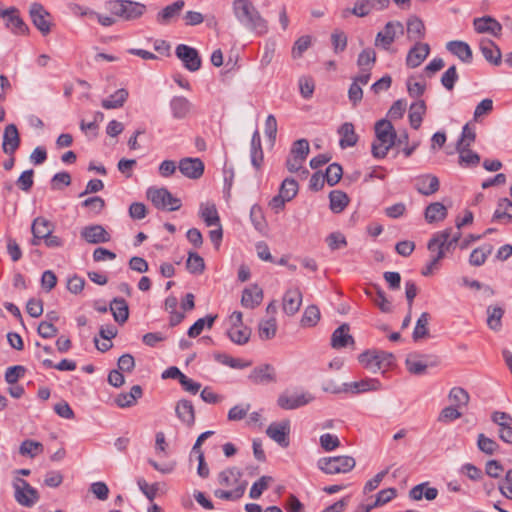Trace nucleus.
<instances>
[{
    "label": "nucleus",
    "instance_id": "25",
    "mask_svg": "<svg viewBox=\"0 0 512 512\" xmlns=\"http://www.w3.org/2000/svg\"><path fill=\"white\" fill-rule=\"evenodd\" d=\"M18 10L14 7L3 10L0 15L3 18L7 17V26L14 32L19 34H25L28 32V26L17 14Z\"/></svg>",
    "mask_w": 512,
    "mask_h": 512
},
{
    "label": "nucleus",
    "instance_id": "14",
    "mask_svg": "<svg viewBox=\"0 0 512 512\" xmlns=\"http://www.w3.org/2000/svg\"><path fill=\"white\" fill-rule=\"evenodd\" d=\"M491 420L499 427V438L508 444H512V416L506 412L494 411Z\"/></svg>",
    "mask_w": 512,
    "mask_h": 512
},
{
    "label": "nucleus",
    "instance_id": "64",
    "mask_svg": "<svg viewBox=\"0 0 512 512\" xmlns=\"http://www.w3.org/2000/svg\"><path fill=\"white\" fill-rule=\"evenodd\" d=\"M319 442L321 448L326 452L337 449L341 444L339 438L336 435L330 433L322 434L320 436Z\"/></svg>",
    "mask_w": 512,
    "mask_h": 512
},
{
    "label": "nucleus",
    "instance_id": "39",
    "mask_svg": "<svg viewBox=\"0 0 512 512\" xmlns=\"http://www.w3.org/2000/svg\"><path fill=\"white\" fill-rule=\"evenodd\" d=\"M129 93L126 89H118L115 93L108 98L103 99L101 105L104 109H117L121 108L127 101Z\"/></svg>",
    "mask_w": 512,
    "mask_h": 512
},
{
    "label": "nucleus",
    "instance_id": "41",
    "mask_svg": "<svg viewBox=\"0 0 512 512\" xmlns=\"http://www.w3.org/2000/svg\"><path fill=\"white\" fill-rule=\"evenodd\" d=\"M407 34L408 38L411 40L420 41L425 37V26L423 21L416 17L412 16L407 20Z\"/></svg>",
    "mask_w": 512,
    "mask_h": 512
},
{
    "label": "nucleus",
    "instance_id": "24",
    "mask_svg": "<svg viewBox=\"0 0 512 512\" xmlns=\"http://www.w3.org/2000/svg\"><path fill=\"white\" fill-rule=\"evenodd\" d=\"M20 145V137L16 125L6 126L3 134L2 149L4 153L13 155Z\"/></svg>",
    "mask_w": 512,
    "mask_h": 512
},
{
    "label": "nucleus",
    "instance_id": "59",
    "mask_svg": "<svg viewBox=\"0 0 512 512\" xmlns=\"http://www.w3.org/2000/svg\"><path fill=\"white\" fill-rule=\"evenodd\" d=\"M477 447L481 452L492 455L498 450L499 445L494 439L480 433L477 438Z\"/></svg>",
    "mask_w": 512,
    "mask_h": 512
},
{
    "label": "nucleus",
    "instance_id": "27",
    "mask_svg": "<svg viewBox=\"0 0 512 512\" xmlns=\"http://www.w3.org/2000/svg\"><path fill=\"white\" fill-rule=\"evenodd\" d=\"M170 108L175 119L186 118L192 108V103L184 96H175L170 101Z\"/></svg>",
    "mask_w": 512,
    "mask_h": 512
},
{
    "label": "nucleus",
    "instance_id": "60",
    "mask_svg": "<svg viewBox=\"0 0 512 512\" xmlns=\"http://www.w3.org/2000/svg\"><path fill=\"white\" fill-rule=\"evenodd\" d=\"M323 175L328 185L334 186L341 180L343 169L338 163H332L326 168L325 174Z\"/></svg>",
    "mask_w": 512,
    "mask_h": 512
},
{
    "label": "nucleus",
    "instance_id": "6",
    "mask_svg": "<svg viewBox=\"0 0 512 512\" xmlns=\"http://www.w3.org/2000/svg\"><path fill=\"white\" fill-rule=\"evenodd\" d=\"M404 34V26L399 21H389L385 24L383 30L377 33L374 45L377 48L389 51L391 45L399 35Z\"/></svg>",
    "mask_w": 512,
    "mask_h": 512
},
{
    "label": "nucleus",
    "instance_id": "63",
    "mask_svg": "<svg viewBox=\"0 0 512 512\" xmlns=\"http://www.w3.org/2000/svg\"><path fill=\"white\" fill-rule=\"evenodd\" d=\"M272 481V477L270 476H262L258 481H256L249 492V496L252 499H258L262 493L268 488L269 483Z\"/></svg>",
    "mask_w": 512,
    "mask_h": 512
},
{
    "label": "nucleus",
    "instance_id": "7",
    "mask_svg": "<svg viewBox=\"0 0 512 512\" xmlns=\"http://www.w3.org/2000/svg\"><path fill=\"white\" fill-rule=\"evenodd\" d=\"M309 152L310 146L307 139H299L295 141L286 160V167L289 172L295 173L300 171Z\"/></svg>",
    "mask_w": 512,
    "mask_h": 512
},
{
    "label": "nucleus",
    "instance_id": "16",
    "mask_svg": "<svg viewBox=\"0 0 512 512\" xmlns=\"http://www.w3.org/2000/svg\"><path fill=\"white\" fill-rule=\"evenodd\" d=\"M178 168L189 179H199L204 173V163L200 158H182Z\"/></svg>",
    "mask_w": 512,
    "mask_h": 512
},
{
    "label": "nucleus",
    "instance_id": "18",
    "mask_svg": "<svg viewBox=\"0 0 512 512\" xmlns=\"http://www.w3.org/2000/svg\"><path fill=\"white\" fill-rule=\"evenodd\" d=\"M371 78V72H361L353 78V82L348 90V98L353 106L361 102L363 98L362 86L368 84Z\"/></svg>",
    "mask_w": 512,
    "mask_h": 512
},
{
    "label": "nucleus",
    "instance_id": "52",
    "mask_svg": "<svg viewBox=\"0 0 512 512\" xmlns=\"http://www.w3.org/2000/svg\"><path fill=\"white\" fill-rule=\"evenodd\" d=\"M277 322L275 317L262 320L259 323L258 333L259 337L263 340L272 339L276 335Z\"/></svg>",
    "mask_w": 512,
    "mask_h": 512
},
{
    "label": "nucleus",
    "instance_id": "10",
    "mask_svg": "<svg viewBox=\"0 0 512 512\" xmlns=\"http://www.w3.org/2000/svg\"><path fill=\"white\" fill-rule=\"evenodd\" d=\"M344 388H330L325 387V391L332 393L351 392L352 394H359L368 391H378L382 388L381 382L377 379L367 378L356 382L345 383Z\"/></svg>",
    "mask_w": 512,
    "mask_h": 512
},
{
    "label": "nucleus",
    "instance_id": "1",
    "mask_svg": "<svg viewBox=\"0 0 512 512\" xmlns=\"http://www.w3.org/2000/svg\"><path fill=\"white\" fill-rule=\"evenodd\" d=\"M104 9L109 15L93 12L98 22L105 27L114 25L118 19L130 21L141 17L146 6L131 0H110L104 3Z\"/></svg>",
    "mask_w": 512,
    "mask_h": 512
},
{
    "label": "nucleus",
    "instance_id": "61",
    "mask_svg": "<svg viewBox=\"0 0 512 512\" xmlns=\"http://www.w3.org/2000/svg\"><path fill=\"white\" fill-rule=\"evenodd\" d=\"M298 192V183L293 178H286L280 187L279 193L285 197L286 200L291 201Z\"/></svg>",
    "mask_w": 512,
    "mask_h": 512
},
{
    "label": "nucleus",
    "instance_id": "56",
    "mask_svg": "<svg viewBox=\"0 0 512 512\" xmlns=\"http://www.w3.org/2000/svg\"><path fill=\"white\" fill-rule=\"evenodd\" d=\"M186 267L192 274H201L205 269L204 259L196 252H189Z\"/></svg>",
    "mask_w": 512,
    "mask_h": 512
},
{
    "label": "nucleus",
    "instance_id": "12",
    "mask_svg": "<svg viewBox=\"0 0 512 512\" xmlns=\"http://www.w3.org/2000/svg\"><path fill=\"white\" fill-rule=\"evenodd\" d=\"M290 421L273 422L266 429L267 436L280 446H289Z\"/></svg>",
    "mask_w": 512,
    "mask_h": 512
},
{
    "label": "nucleus",
    "instance_id": "3",
    "mask_svg": "<svg viewBox=\"0 0 512 512\" xmlns=\"http://www.w3.org/2000/svg\"><path fill=\"white\" fill-rule=\"evenodd\" d=\"M376 140L372 143L373 157L383 159L396 143V132L390 121L381 119L375 123Z\"/></svg>",
    "mask_w": 512,
    "mask_h": 512
},
{
    "label": "nucleus",
    "instance_id": "49",
    "mask_svg": "<svg viewBox=\"0 0 512 512\" xmlns=\"http://www.w3.org/2000/svg\"><path fill=\"white\" fill-rule=\"evenodd\" d=\"M247 484V481H243L239 483L237 487L230 491L217 489L215 490L214 495L222 500H238L244 495Z\"/></svg>",
    "mask_w": 512,
    "mask_h": 512
},
{
    "label": "nucleus",
    "instance_id": "19",
    "mask_svg": "<svg viewBox=\"0 0 512 512\" xmlns=\"http://www.w3.org/2000/svg\"><path fill=\"white\" fill-rule=\"evenodd\" d=\"M254 384H269L276 382L275 369L270 364H262L255 367L248 376Z\"/></svg>",
    "mask_w": 512,
    "mask_h": 512
},
{
    "label": "nucleus",
    "instance_id": "22",
    "mask_svg": "<svg viewBox=\"0 0 512 512\" xmlns=\"http://www.w3.org/2000/svg\"><path fill=\"white\" fill-rule=\"evenodd\" d=\"M175 413L177 418L187 427L190 428L195 424V409L190 400H179L175 406Z\"/></svg>",
    "mask_w": 512,
    "mask_h": 512
},
{
    "label": "nucleus",
    "instance_id": "36",
    "mask_svg": "<svg viewBox=\"0 0 512 512\" xmlns=\"http://www.w3.org/2000/svg\"><path fill=\"white\" fill-rule=\"evenodd\" d=\"M113 318L119 324H124L129 317L127 302L123 298H114L110 303Z\"/></svg>",
    "mask_w": 512,
    "mask_h": 512
},
{
    "label": "nucleus",
    "instance_id": "51",
    "mask_svg": "<svg viewBox=\"0 0 512 512\" xmlns=\"http://www.w3.org/2000/svg\"><path fill=\"white\" fill-rule=\"evenodd\" d=\"M377 359H379V356H377L376 350H367L358 356L359 362L366 369L370 370L373 373L380 371V366Z\"/></svg>",
    "mask_w": 512,
    "mask_h": 512
},
{
    "label": "nucleus",
    "instance_id": "42",
    "mask_svg": "<svg viewBox=\"0 0 512 512\" xmlns=\"http://www.w3.org/2000/svg\"><path fill=\"white\" fill-rule=\"evenodd\" d=\"M184 6L185 2L183 0H177L167 5L157 14V21L161 24H167L173 17L180 13Z\"/></svg>",
    "mask_w": 512,
    "mask_h": 512
},
{
    "label": "nucleus",
    "instance_id": "23",
    "mask_svg": "<svg viewBox=\"0 0 512 512\" xmlns=\"http://www.w3.org/2000/svg\"><path fill=\"white\" fill-rule=\"evenodd\" d=\"M447 233H435L428 241L427 248L430 252L436 254L432 256L431 260L439 266V262L445 257Z\"/></svg>",
    "mask_w": 512,
    "mask_h": 512
},
{
    "label": "nucleus",
    "instance_id": "37",
    "mask_svg": "<svg viewBox=\"0 0 512 512\" xmlns=\"http://www.w3.org/2000/svg\"><path fill=\"white\" fill-rule=\"evenodd\" d=\"M143 394L142 388L139 385L132 386L130 392L119 394L115 402L121 408L131 407L135 405L137 399L141 398Z\"/></svg>",
    "mask_w": 512,
    "mask_h": 512
},
{
    "label": "nucleus",
    "instance_id": "48",
    "mask_svg": "<svg viewBox=\"0 0 512 512\" xmlns=\"http://www.w3.org/2000/svg\"><path fill=\"white\" fill-rule=\"evenodd\" d=\"M492 251L493 246L491 244H485L474 249L470 254L469 263L476 267L483 265Z\"/></svg>",
    "mask_w": 512,
    "mask_h": 512
},
{
    "label": "nucleus",
    "instance_id": "21",
    "mask_svg": "<svg viewBox=\"0 0 512 512\" xmlns=\"http://www.w3.org/2000/svg\"><path fill=\"white\" fill-rule=\"evenodd\" d=\"M477 33H488L494 37H499L502 33V25L491 16L475 18L473 21Z\"/></svg>",
    "mask_w": 512,
    "mask_h": 512
},
{
    "label": "nucleus",
    "instance_id": "11",
    "mask_svg": "<svg viewBox=\"0 0 512 512\" xmlns=\"http://www.w3.org/2000/svg\"><path fill=\"white\" fill-rule=\"evenodd\" d=\"M175 54L182 61L187 70L195 72L200 69L201 58L195 48L185 44H179L176 47Z\"/></svg>",
    "mask_w": 512,
    "mask_h": 512
},
{
    "label": "nucleus",
    "instance_id": "26",
    "mask_svg": "<svg viewBox=\"0 0 512 512\" xmlns=\"http://www.w3.org/2000/svg\"><path fill=\"white\" fill-rule=\"evenodd\" d=\"M349 325L344 323L340 325L331 336V346L334 349H341L349 344H354L353 337L349 334Z\"/></svg>",
    "mask_w": 512,
    "mask_h": 512
},
{
    "label": "nucleus",
    "instance_id": "44",
    "mask_svg": "<svg viewBox=\"0 0 512 512\" xmlns=\"http://www.w3.org/2000/svg\"><path fill=\"white\" fill-rule=\"evenodd\" d=\"M54 224L44 217H37L33 220L31 232L33 236L45 238L53 232Z\"/></svg>",
    "mask_w": 512,
    "mask_h": 512
},
{
    "label": "nucleus",
    "instance_id": "33",
    "mask_svg": "<svg viewBox=\"0 0 512 512\" xmlns=\"http://www.w3.org/2000/svg\"><path fill=\"white\" fill-rule=\"evenodd\" d=\"M242 475V471L237 467L227 468L218 474V482L225 487H237L239 483L244 481L241 480Z\"/></svg>",
    "mask_w": 512,
    "mask_h": 512
},
{
    "label": "nucleus",
    "instance_id": "20",
    "mask_svg": "<svg viewBox=\"0 0 512 512\" xmlns=\"http://www.w3.org/2000/svg\"><path fill=\"white\" fill-rule=\"evenodd\" d=\"M302 304V293L299 288L288 289L283 296L282 308L288 316L295 315Z\"/></svg>",
    "mask_w": 512,
    "mask_h": 512
},
{
    "label": "nucleus",
    "instance_id": "8",
    "mask_svg": "<svg viewBox=\"0 0 512 512\" xmlns=\"http://www.w3.org/2000/svg\"><path fill=\"white\" fill-rule=\"evenodd\" d=\"M14 490L15 500L24 507H32L39 500L38 491L24 479H16Z\"/></svg>",
    "mask_w": 512,
    "mask_h": 512
},
{
    "label": "nucleus",
    "instance_id": "58",
    "mask_svg": "<svg viewBox=\"0 0 512 512\" xmlns=\"http://www.w3.org/2000/svg\"><path fill=\"white\" fill-rule=\"evenodd\" d=\"M459 153V163L470 167L477 166L480 162V156L470 148H456Z\"/></svg>",
    "mask_w": 512,
    "mask_h": 512
},
{
    "label": "nucleus",
    "instance_id": "28",
    "mask_svg": "<svg viewBox=\"0 0 512 512\" xmlns=\"http://www.w3.org/2000/svg\"><path fill=\"white\" fill-rule=\"evenodd\" d=\"M415 188L422 195H432L439 189V180L433 175H423L416 179Z\"/></svg>",
    "mask_w": 512,
    "mask_h": 512
},
{
    "label": "nucleus",
    "instance_id": "35",
    "mask_svg": "<svg viewBox=\"0 0 512 512\" xmlns=\"http://www.w3.org/2000/svg\"><path fill=\"white\" fill-rule=\"evenodd\" d=\"M250 157L253 167L260 169L263 163L264 155L261 145V137L258 130L254 131L251 138Z\"/></svg>",
    "mask_w": 512,
    "mask_h": 512
},
{
    "label": "nucleus",
    "instance_id": "30",
    "mask_svg": "<svg viewBox=\"0 0 512 512\" xmlns=\"http://www.w3.org/2000/svg\"><path fill=\"white\" fill-rule=\"evenodd\" d=\"M480 50L484 56V58L494 64V65H500L501 63V50L500 48L489 39H483L480 42Z\"/></svg>",
    "mask_w": 512,
    "mask_h": 512
},
{
    "label": "nucleus",
    "instance_id": "50",
    "mask_svg": "<svg viewBox=\"0 0 512 512\" xmlns=\"http://www.w3.org/2000/svg\"><path fill=\"white\" fill-rule=\"evenodd\" d=\"M430 321V314L423 312L416 322L412 337L414 341H419L429 335L428 324Z\"/></svg>",
    "mask_w": 512,
    "mask_h": 512
},
{
    "label": "nucleus",
    "instance_id": "43",
    "mask_svg": "<svg viewBox=\"0 0 512 512\" xmlns=\"http://www.w3.org/2000/svg\"><path fill=\"white\" fill-rule=\"evenodd\" d=\"M227 335L233 343L237 345H244L250 339L251 329L245 326L233 324L232 327L227 331Z\"/></svg>",
    "mask_w": 512,
    "mask_h": 512
},
{
    "label": "nucleus",
    "instance_id": "45",
    "mask_svg": "<svg viewBox=\"0 0 512 512\" xmlns=\"http://www.w3.org/2000/svg\"><path fill=\"white\" fill-rule=\"evenodd\" d=\"M200 217L208 227L220 224L218 211L213 203H202L200 205Z\"/></svg>",
    "mask_w": 512,
    "mask_h": 512
},
{
    "label": "nucleus",
    "instance_id": "15",
    "mask_svg": "<svg viewBox=\"0 0 512 512\" xmlns=\"http://www.w3.org/2000/svg\"><path fill=\"white\" fill-rule=\"evenodd\" d=\"M81 238L90 244H99L109 242L110 234L99 224L88 225L82 228L80 232Z\"/></svg>",
    "mask_w": 512,
    "mask_h": 512
},
{
    "label": "nucleus",
    "instance_id": "31",
    "mask_svg": "<svg viewBox=\"0 0 512 512\" xmlns=\"http://www.w3.org/2000/svg\"><path fill=\"white\" fill-rule=\"evenodd\" d=\"M446 48L453 55L457 56L464 63L472 62V50L470 46L463 41H450L447 43Z\"/></svg>",
    "mask_w": 512,
    "mask_h": 512
},
{
    "label": "nucleus",
    "instance_id": "54",
    "mask_svg": "<svg viewBox=\"0 0 512 512\" xmlns=\"http://www.w3.org/2000/svg\"><path fill=\"white\" fill-rule=\"evenodd\" d=\"M448 398L452 405L457 408L466 406L470 399L468 392L461 387H453L449 392Z\"/></svg>",
    "mask_w": 512,
    "mask_h": 512
},
{
    "label": "nucleus",
    "instance_id": "29",
    "mask_svg": "<svg viewBox=\"0 0 512 512\" xmlns=\"http://www.w3.org/2000/svg\"><path fill=\"white\" fill-rule=\"evenodd\" d=\"M263 299V291L257 285L245 288L242 293L241 304L245 308L257 307Z\"/></svg>",
    "mask_w": 512,
    "mask_h": 512
},
{
    "label": "nucleus",
    "instance_id": "2",
    "mask_svg": "<svg viewBox=\"0 0 512 512\" xmlns=\"http://www.w3.org/2000/svg\"><path fill=\"white\" fill-rule=\"evenodd\" d=\"M232 10L239 23L249 31L259 36L268 33V21L261 15L250 0H234Z\"/></svg>",
    "mask_w": 512,
    "mask_h": 512
},
{
    "label": "nucleus",
    "instance_id": "4",
    "mask_svg": "<svg viewBox=\"0 0 512 512\" xmlns=\"http://www.w3.org/2000/svg\"><path fill=\"white\" fill-rule=\"evenodd\" d=\"M356 465V461L351 456L323 457L317 462V467L325 474L333 475L350 472Z\"/></svg>",
    "mask_w": 512,
    "mask_h": 512
},
{
    "label": "nucleus",
    "instance_id": "38",
    "mask_svg": "<svg viewBox=\"0 0 512 512\" xmlns=\"http://www.w3.org/2000/svg\"><path fill=\"white\" fill-rule=\"evenodd\" d=\"M424 216L428 223L442 221L447 216V208L440 202L431 203L426 207Z\"/></svg>",
    "mask_w": 512,
    "mask_h": 512
},
{
    "label": "nucleus",
    "instance_id": "57",
    "mask_svg": "<svg viewBox=\"0 0 512 512\" xmlns=\"http://www.w3.org/2000/svg\"><path fill=\"white\" fill-rule=\"evenodd\" d=\"M320 320V310L316 305L308 306L302 316L301 325L303 327H313Z\"/></svg>",
    "mask_w": 512,
    "mask_h": 512
},
{
    "label": "nucleus",
    "instance_id": "17",
    "mask_svg": "<svg viewBox=\"0 0 512 512\" xmlns=\"http://www.w3.org/2000/svg\"><path fill=\"white\" fill-rule=\"evenodd\" d=\"M430 54V46L427 43L417 41L414 46L408 51L406 57V65L409 68H416L420 66Z\"/></svg>",
    "mask_w": 512,
    "mask_h": 512
},
{
    "label": "nucleus",
    "instance_id": "55",
    "mask_svg": "<svg viewBox=\"0 0 512 512\" xmlns=\"http://www.w3.org/2000/svg\"><path fill=\"white\" fill-rule=\"evenodd\" d=\"M43 450V445L34 440H25L19 447V453L22 456H29L30 458L36 457L38 454L42 453Z\"/></svg>",
    "mask_w": 512,
    "mask_h": 512
},
{
    "label": "nucleus",
    "instance_id": "5",
    "mask_svg": "<svg viewBox=\"0 0 512 512\" xmlns=\"http://www.w3.org/2000/svg\"><path fill=\"white\" fill-rule=\"evenodd\" d=\"M146 195L153 205L160 210L177 211L182 206L181 200L174 197L166 188H149Z\"/></svg>",
    "mask_w": 512,
    "mask_h": 512
},
{
    "label": "nucleus",
    "instance_id": "32",
    "mask_svg": "<svg viewBox=\"0 0 512 512\" xmlns=\"http://www.w3.org/2000/svg\"><path fill=\"white\" fill-rule=\"evenodd\" d=\"M338 133L341 136L339 145L342 149L353 147L358 141V135L355 132L354 125L350 122H345L338 129Z\"/></svg>",
    "mask_w": 512,
    "mask_h": 512
},
{
    "label": "nucleus",
    "instance_id": "62",
    "mask_svg": "<svg viewBox=\"0 0 512 512\" xmlns=\"http://www.w3.org/2000/svg\"><path fill=\"white\" fill-rule=\"evenodd\" d=\"M475 139V130L471 128L469 124H465L456 148H469L474 143Z\"/></svg>",
    "mask_w": 512,
    "mask_h": 512
},
{
    "label": "nucleus",
    "instance_id": "40",
    "mask_svg": "<svg viewBox=\"0 0 512 512\" xmlns=\"http://www.w3.org/2000/svg\"><path fill=\"white\" fill-rule=\"evenodd\" d=\"M425 113L426 104L424 100H418L411 104L409 110V122L412 128L418 129L421 126Z\"/></svg>",
    "mask_w": 512,
    "mask_h": 512
},
{
    "label": "nucleus",
    "instance_id": "47",
    "mask_svg": "<svg viewBox=\"0 0 512 512\" xmlns=\"http://www.w3.org/2000/svg\"><path fill=\"white\" fill-rule=\"evenodd\" d=\"M376 62V52L372 48H366L358 55L357 65L361 72H370Z\"/></svg>",
    "mask_w": 512,
    "mask_h": 512
},
{
    "label": "nucleus",
    "instance_id": "9",
    "mask_svg": "<svg viewBox=\"0 0 512 512\" xmlns=\"http://www.w3.org/2000/svg\"><path fill=\"white\" fill-rule=\"evenodd\" d=\"M29 15L32 23L42 35L45 36L51 32L52 16L42 4L32 3L29 8Z\"/></svg>",
    "mask_w": 512,
    "mask_h": 512
},
{
    "label": "nucleus",
    "instance_id": "34",
    "mask_svg": "<svg viewBox=\"0 0 512 512\" xmlns=\"http://www.w3.org/2000/svg\"><path fill=\"white\" fill-rule=\"evenodd\" d=\"M365 292L382 312L390 313L392 311L391 302L386 298L385 292L377 285H374L371 289H366Z\"/></svg>",
    "mask_w": 512,
    "mask_h": 512
},
{
    "label": "nucleus",
    "instance_id": "46",
    "mask_svg": "<svg viewBox=\"0 0 512 512\" xmlns=\"http://www.w3.org/2000/svg\"><path fill=\"white\" fill-rule=\"evenodd\" d=\"M330 209L334 213L342 212L349 204L348 195L340 190H333L329 194Z\"/></svg>",
    "mask_w": 512,
    "mask_h": 512
},
{
    "label": "nucleus",
    "instance_id": "53",
    "mask_svg": "<svg viewBox=\"0 0 512 512\" xmlns=\"http://www.w3.org/2000/svg\"><path fill=\"white\" fill-rule=\"evenodd\" d=\"M487 315L488 327L494 331L500 330L502 326L501 319L504 315V310L499 306H488Z\"/></svg>",
    "mask_w": 512,
    "mask_h": 512
},
{
    "label": "nucleus",
    "instance_id": "13",
    "mask_svg": "<svg viewBox=\"0 0 512 512\" xmlns=\"http://www.w3.org/2000/svg\"><path fill=\"white\" fill-rule=\"evenodd\" d=\"M314 397L309 393H282L277 399V404L284 410H293L309 404Z\"/></svg>",
    "mask_w": 512,
    "mask_h": 512
}]
</instances>
